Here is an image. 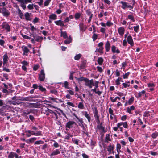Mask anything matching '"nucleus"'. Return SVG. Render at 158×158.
<instances>
[{"label":"nucleus","mask_w":158,"mask_h":158,"mask_svg":"<svg viewBox=\"0 0 158 158\" xmlns=\"http://www.w3.org/2000/svg\"><path fill=\"white\" fill-rule=\"evenodd\" d=\"M8 59L9 58L8 55L6 53L3 56L2 66V71H5L7 72H10V69L6 67L9 66V64L8 63Z\"/></svg>","instance_id":"1"},{"label":"nucleus","mask_w":158,"mask_h":158,"mask_svg":"<svg viewBox=\"0 0 158 158\" xmlns=\"http://www.w3.org/2000/svg\"><path fill=\"white\" fill-rule=\"evenodd\" d=\"M85 85V86H88L89 88H91L92 86H94V85L93 80L92 79L89 80L87 78H86Z\"/></svg>","instance_id":"2"},{"label":"nucleus","mask_w":158,"mask_h":158,"mask_svg":"<svg viewBox=\"0 0 158 158\" xmlns=\"http://www.w3.org/2000/svg\"><path fill=\"white\" fill-rule=\"evenodd\" d=\"M2 28L5 29L6 32H9L10 31V26L6 22H3L2 24Z\"/></svg>","instance_id":"3"},{"label":"nucleus","mask_w":158,"mask_h":158,"mask_svg":"<svg viewBox=\"0 0 158 158\" xmlns=\"http://www.w3.org/2000/svg\"><path fill=\"white\" fill-rule=\"evenodd\" d=\"M39 80L41 81H44L45 79V74L44 70L42 69L39 75Z\"/></svg>","instance_id":"4"},{"label":"nucleus","mask_w":158,"mask_h":158,"mask_svg":"<svg viewBox=\"0 0 158 158\" xmlns=\"http://www.w3.org/2000/svg\"><path fill=\"white\" fill-rule=\"evenodd\" d=\"M2 13L3 15L6 17H8L10 15V12L6 8H3L2 9Z\"/></svg>","instance_id":"5"},{"label":"nucleus","mask_w":158,"mask_h":158,"mask_svg":"<svg viewBox=\"0 0 158 158\" xmlns=\"http://www.w3.org/2000/svg\"><path fill=\"white\" fill-rule=\"evenodd\" d=\"M94 110L93 112L94 115L95 117L96 120H98L99 119V116L98 112L97 107H94Z\"/></svg>","instance_id":"6"},{"label":"nucleus","mask_w":158,"mask_h":158,"mask_svg":"<svg viewBox=\"0 0 158 158\" xmlns=\"http://www.w3.org/2000/svg\"><path fill=\"white\" fill-rule=\"evenodd\" d=\"M75 122L73 121H69L66 123L65 126L66 130H67V128L70 129L73 127V125L74 124Z\"/></svg>","instance_id":"7"},{"label":"nucleus","mask_w":158,"mask_h":158,"mask_svg":"<svg viewBox=\"0 0 158 158\" xmlns=\"http://www.w3.org/2000/svg\"><path fill=\"white\" fill-rule=\"evenodd\" d=\"M64 21H62L60 20L55 21V23L56 25L59 26L61 27H67L66 25H64Z\"/></svg>","instance_id":"8"},{"label":"nucleus","mask_w":158,"mask_h":158,"mask_svg":"<svg viewBox=\"0 0 158 158\" xmlns=\"http://www.w3.org/2000/svg\"><path fill=\"white\" fill-rule=\"evenodd\" d=\"M121 3L122 4L121 7L123 9H125L126 8H129L131 9L132 8V7L130 5L127 4L126 2H121Z\"/></svg>","instance_id":"9"},{"label":"nucleus","mask_w":158,"mask_h":158,"mask_svg":"<svg viewBox=\"0 0 158 158\" xmlns=\"http://www.w3.org/2000/svg\"><path fill=\"white\" fill-rule=\"evenodd\" d=\"M35 40L38 42H41L43 40V38L42 37L38 36L37 35H33Z\"/></svg>","instance_id":"10"},{"label":"nucleus","mask_w":158,"mask_h":158,"mask_svg":"<svg viewBox=\"0 0 158 158\" xmlns=\"http://www.w3.org/2000/svg\"><path fill=\"white\" fill-rule=\"evenodd\" d=\"M35 98V97H32L31 96H30L22 98L20 99L19 100L21 101H31V100L30 99Z\"/></svg>","instance_id":"11"},{"label":"nucleus","mask_w":158,"mask_h":158,"mask_svg":"<svg viewBox=\"0 0 158 158\" xmlns=\"http://www.w3.org/2000/svg\"><path fill=\"white\" fill-rule=\"evenodd\" d=\"M97 127L99 130H101L103 133H105L107 131V130L105 129V127L102 126V123H101L100 125H98Z\"/></svg>","instance_id":"12"},{"label":"nucleus","mask_w":158,"mask_h":158,"mask_svg":"<svg viewBox=\"0 0 158 158\" xmlns=\"http://www.w3.org/2000/svg\"><path fill=\"white\" fill-rule=\"evenodd\" d=\"M127 40L128 43L130 44L131 46H133L134 43L132 37L129 35L128 36L127 38Z\"/></svg>","instance_id":"13"},{"label":"nucleus","mask_w":158,"mask_h":158,"mask_svg":"<svg viewBox=\"0 0 158 158\" xmlns=\"http://www.w3.org/2000/svg\"><path fill=\"white\" fill-rule=\"evenodd\" d=\"M79 26L80 31H82V33H83L85 31L86 29V27H84V24L83 23H80Z\"/></svg>","instance_id":"14"},{"label":"nucleus","mask_w":158,"mask_h":158,"mask_svg":"<svg viewBox=\"0 0 158 158\" xmlns=\"http://www.w3.org/2000/svg\"><path fill=\"white\" fill-rule=\"evenodd\" d=\"M17 7L18 9V14L19 15L20 18L21 19H23V14L21 12V10L17 6Z\"/></svg>","instance_id":"15"},{"label":"nucleus","mask_w":158,"mask_h":158,"mask_svg":"<svg viewBox=\"0 0 158 158\" xmlns=\"http://www.w3.org/2000/svg\"><path fill=\"white\" fill-rule=\"evenodd\" d=\"M110 48V45L109 41H107L106 44H105V48L106 52H108Z\"/></svg>","instance_id":"16"},{"label":"nucleus","mask_w":158,"mask_h":158,"mask_svg":"<svg viewBox=\"0 0 158 158\" xmlns=\"http://www.w3.org/2000/svg\"><path fill=\"white\" fill-rule=\"evenodd\" d=\"M83 115L87 118L88 122H90L91 121V117L88 113V112L87 111H85L83 114Z\"/></svg>","instance_id":"17"},{"label":"nucleus","mask_w":158,"mask_h":158,"mask_svg":"<svg viewBox=\"0 0 158 158\" xmlns=\"http://www.w3.org/2000/svg\"><path fill=\"white\" fill-rule=\"evenodd\" d=\"M31 131V135H32L35 136H39L42 135V132L40 131H36V132H35L33 131Z\"/></svg>","instance_id":"18"},{"label":"nucleus","mask_w":158,"mask_h":158,"mask_svg":"<svg viewBox=\"0 0 158 158\" xmlns=\"http://www.w3.org/2000/svg\"><path fill=\"white\" fill-rule=\"evenodd\" d=\"M60 151L59 149H56L53 151L52 152L50 156H53L56 155L60 154Z\"/></svg>","instance_id":"19"},{"label":"nucleus","mask_w":158,"mask_h":158,"mask_svg":"<svg viewBox=\"0 0 158 158\" xmlns=\"http://www.w3.org/2000/svg\"><path fill=\"white\" fill-rule=\"evenodd\" d=\"M114 145H111L110 144L108 146L107 148V151L109 152V153H111L112 151H113L114 148Z\"/></svg>","instance_id":"20"},{"label":"nucleus","mask_w":158,"mask_h":158,"mask_svg":"<svg viewBox=\"0 0 158 158\" xmlns=\"http://www.w3.org/2000/svg\"><path fill=\"white\" fill-rule=\"evenodd\" d=\"M48 98L49 99L52 100L53 102L57 103L61 102V100H60L56 98L49 97Z\"/></svg>","instance_id":"21"},{"label":"nucleus","mask_w":158,"mask_h":158,"mask_svg":"<svg viewBox=\"0 0 158 158\" xmlns=\"http://www.w3.org/2000/svg\"><path fill=\"white\" fill-rule=\"evenodd\" d=\"M86 61L84 60L81 61V64L80 65V68L81 69H84L85 68L86 66Z\"/></svg>","instance_id":"22"},{"label":"nucleus","mask_w":158,"mask_h":158,"mask_svg":"<svg viewBox=\"0 0 158 158\" xmlns=\"http://www.w3.org/2000/svg\"><path fill=\"white\" fill-rule=\"evenodd\" d=\"M30 14L28 12H26L24 14V16L26 21H30L31 20L30 18Z\"/></svg>","instance_id":"23"},{"label":"nucleus","mask_w":158,"mask_h":158,"mask_svg":"<svg viewBox=\"0 0 158 158\" xmlns=\"http://www.w3.org/2000/svg\"><path fill=\"white\" fill-rule=\"evenodd\" d=\"M72 41V38L71 36H69L67 40H65L64 41V43L66 44H69Z\"/></svg>","instance_id":"24"},{"label":"nucleus","mask_w":158,"mask_h":158,"mask_svg":"<svg viewBox=\"0 0 158 158\" xmlns=\"http://www.w3.org/2000/svg\"><path fill=\"white\" fill-rule=\"evenodd\" d=\"M103 61L104 60L102 57L98 58L97 60V62L99 65H102V64Z\"/></svg>","instance_id":"25"},{"label":"nucleus","mask_w":158,"mask_h":158,"mask_svg":"<svg viewBox=\"0 0 158 158\" xmlns=\"http://www.w3.org/2000/svg\"><path fill=\"white\" fill-rule=\"evenodd\" d=\"M60 36L63 37L64 39H66L68 38V35L67 32L66 31L63 32L61 31Z\"/></svg>","instance_id":"26"},{"label":"nucleus","mask_w":158,"mask_h":158,"mask_svg":"<svg viewBox=\"0 0 158 158\" xmlns=\"http://www.w3.org/2000/svg\"><path fill=\"white\" fill-rule=\"evenodd\" d=\"M56 15L54 14H52L49 16V18L52 20H56L57 19Z\"/></svg>","instance_id":"27"},{"label":"nucleus","mask_w":158,"mask_h":158,"mask_svg":"<svg viewBox=\"0 0 158 158\" xmlns=\"http://www.w3.org/2000/svg\"><path fill=\"white\" fill-rule=\"evenodd\" d=\"M109 141H111V139L110 137V134H106V135L105 138V142L108 143Z\"/></svg>","instance_id":"28"},{"label":"nucleus","mask_w":158,"mask_h":158,"mask_svg":"<svg viewBox=\"0 0 158 158\" xmlns=\"http://www.w3.org/2000/svg\"><path fill=\"white\" fill-rule=\"evenodd\" d=\"M81 16V14L80 13H76L74 15V18L76 20L78 19Z\"/></svg>","instance_id":"29"},{"label":"nucleus","mask_w":158,"mask_h":158,"mask_svg":"<svg viewBox=\"0 0 158 158\" xmlns=\"http://www.w3.org/2000/svg\"><path fill=\"white\" fill-rule=\"evenodd\" d=\"M38 89L40 90L42 92H44V93H45L46 91V89L43 87V86L41 85L38 86Z\"/></svg>","instance_id":"30"},{"label":"nucleus","mask_w":158,"mask_h":158,"mask_svg":"<svg viewBox=\"0 0 158 158\" xmlns=\"http://www.w3.org/2000/svg\"><path fill=\"white\" fill-rule=\"evenodd\" d=\"M123 125V127L125 128H127L128 125L126 122H124L123 123L120 122L119 123V127Z\"/></svg>","instance_id":"31"},{"label":"nucleus","mask_w":158,"mask_h":158,"mask_svg":"<svg viewBox=\"0 0 158 158\" xmlns=\"http://www.w3.org/2000/svg\"><path fill=\"white\" fill-rule=\"evenodd\" d=\"M116 47L115 46L113 45L111 47V50L112 52L114 53L116 52L117 53H118V50L117 49L116 50Z\"/></svg>","instance_id":"32"},{"label":"nucleus","mask_w":158,"mask_h":158,"mask_svg":"<svg viewBox=\"0 0 158 158\" xmlns=\"http://www.w3.org/2000/svg\"><path fill=\"white\" fill-rule=\"evenodd\" d=\"M72 141L74 144L77 145H78L79 140L78 139L75 138H73L72 139Z\"/></svg>","instance_id":"33"},{"label":"nucleus","mask_w":158,"mask_h":158,"mask_svg":"<svg viewBox=\"0 0 158 158\" xmlns=\"http://www.w3.org/2000/svg\"><path fill=\"white\" fill-rule=\"evenodd\" d=\"M78 107L81 109H83L84 106L83 102H80L78 105Z\"/></svg>","instance_id":"34"},{"label":"nucleus","mask_w":158,"mask_h":158,"mask_svg":"<svg viewBox=\"0 0 158 158\" xmlns=\"http://www.w3.org/2000/svg\"><path fill=\"white\" fill-rule=\"evenodd\" d=\"M134 107L133 106H131L127 108V111L128 113H130L131 111L132 110H133L134 109Z\"/></svg>","instance_id":"35"},{"label":"nucleus","mask_w":158,"mask_h":158,"mask_svg":"<svg viewBox=\"0 0 158 158\" xmlns=\"http://www.w3.org/2000/svg\"><path fill=\"white\" fill-rule=\"evenodd\" d=\"M103 48H97L95 51V52H99L100 53L102 54L103 53Z\"/></svg>","instance_id":"36"},{"label":"nucleus","mask_w":158,"mask_h":158,"mask_svg":"<svg viewBox=\"0 0 158 158\" xmlns=\"http://www.w3.org/2000/svg\"><path fill=\"white\" fill-rule=\"evenodd\" d=\"M110 99L111 102H114L116 101L117 99H118V97H116L115 98L111 97H110Z\"/></svg>","instance_id":"37"},{"label":"nucleus","mask_w":158,"mask_h":158,"mask_svg":"<svg viewBox=\"0 0 158 158\" xmlns=\"http://www.w3.org/2000/svg\"><path fill=\"white\" fill-rule=\"evenodd\" d=\"M22 48L24 52V53H27L29 52V50L27 47L25 46L24 48Z\"/></svg>","instance_id":"38"},{"label":"nucleus","mask_w":158,"mask_h":158,"mask_svg":"<svg viewBox=\"0 0 158 158\" xmlns=\"http://www.w3.org/2000/svg\"><path fill=\"white\" fill-rule=\"evenodd\" d=\"M124 32V29L123 27L119 28V34L123 35Z\"/></svg>","instance_id":"39"},{"label":"nucleus","mask_w":158,"mask_h":158,"mask_svg":"<svg viewBox=\"0 0 158 158\" xmlns=\"http://www.w3.org/2000/svg\"><path fill=\"white\" fill-rule=\"evenodd\" d=\"M79 121L80 122V123H79V125L81 127H83L84 121L83 120V119L82 118H81Z\"/></svg>","instance_id":"40"},{"label":"nucleus","mask_w":158,"mask_h":158,"mask_svg":"<svg viewBox=\"0 0 158 158\" xmlns=\"http://www.w3.org/2000/svg\"><path fill=\"white\" fill-rule=\"evenodd\" d=\"M18 2H20L21 3L25 4L28 3L26 0H15Z\"/></svg>","instance_id":"41"},{"label":"nucleus","mask_w":158,"mask_h":158,"mask_svg":"<svg viewBox=\"0 0 158 158\" xmlns=\"http://www.w3.org/2000/svg\"><path fill=\"white\" fill-rule=\"evenodd\" d=\"M86 79V78H84L83 77H81L80 78H77V80L79 81H84L85 82V80Z\"/></svg>","instance_id":"42"},{"label":"nucleus","mask_w":158,"mask_h":158,"mask_svg":"<svg viewBox=\"0 0 158 158\" xmlns=\"http://www.w3.org/2000/svg\"><path fill=\"white\" fill-rule=\"evenodd\" d=\"M81 56V54H79L77 55H76L74 57V59L75 60H78Z\"/></svg>","instance_id":"43"},{"label":"nucleus","mask_w":158,"mask_h":158,"mask_svg":"<svg viewBox=\"0 0 158 158\" xmlns=\"http://www.w3.org/2000/svg\"><path fill=\"white\" fill-rule=\"evenodd\" d=\"M51 1V0H46L44 3V5L45 6H48Z\"/></svg>","instance_id":"44"},{"label":"nucleus","mask_w":158,"mask_h":158,"mask_svg":"<svg viewBox=\"0 0 158 158\" xmlns=\"http://www.w3.org/2000/svg\"><path fill=\"white\" fill-rule=\"evenodd\" d=\"M64 85V87L65 89H69V83L67 81H65L63 83Z\"/></svg>","instance_id":"45"},{"label":"nucleus","mask_w":158,"mask_h":158,"mask_svg":"<svg viewBox=\"0 0 158 158\" xmlns=\"http://www.w3.org/2000/svg\"><path fill=\"white\" fill-rule=\"evenodd\" d=\"M15 153L13 152H10L8 156V158H14Z\"/></svg>","instance_id":"46"},{"label":"nucleus","mask_w":158,"mask_h":158,"mask_svg":"<svg viewBox=\"0 0 158 158\" xmlns=\"http://www.w3.org/2000/svg\"><path fill=\"white\" fill-rule=\"evenodd\" d=\"M37 138L34 137L30 138L29 140V141L30 143H32Z\"/></svg>","instance_id":"47"},{"label":"nucleus","mask_w":158,"mask_h":158,"mask_svg":"<svg viewBox=\"0 0 158 158\" xmlns=\"http://www.w3.org/2000/svg\"><path fill=\"white\" fill-rule=\"evenodd\" d=\"M44 143V142L42 140L37 141L35 142L34 144H43Z\"/></svg>","instance_id":"48"},{"label":"nucleus","mask_w":158,"mask_h":158,"mask_svg":"<svg viewBox=\"0 0 158 158\" xmlns=\"http://www.w3.org/2000/svg\"><path fill=\"white\" fill-rule=\"evenodd\" d=\"M98 35L95 33H94L92 36V39L94 41H95L97 39Z\"/></svg>","instance_id":"49"},{"label":"nucleus","mask_w":158,"mask_h":158,"mask_svg":"<svg viewBox=\"0 0 158 158\" xmlns=\"http://www.w3.org/2000/svg\"><path fill=\"white\" fill-rule=\"evenodd\" d=\"M3 77L6 80H8L9 79V75L8 74L6 73H3Z\"/></svg>","instance_id":"50"},{"label":"nucleus","mask_w":158,"mask_h":158,"mask_svg":"<svg viewBox=\"0 0 158 158\" xmlns=\"http://www.w3.org/2000/svg\"><path fill=\"white\" fill-rule=\"evenodd\" d=\"M91 10L90 9H87L86 10V13L88 16H89L93 14L92 13Z\"/></svg>","instance_id":"51"},{"label":"nucleus","mask_w":158,"mask_h":158,"mask_svg":"<svg viewBox=\"0 0 158 158\" xmlns=\"http://www.w3.org/2000/svg\"><path fill=\"white\" fill-rule=\"evenodd\" d=\"M2 91L3 93L6 94H9L10 93V92L8 90L4 88L2 89Z\"/></svg>","instance_id":"52"},{"label":"nucleus","mask_w":158,"mask_h":158,"mask_svg":"<svg viewBox=\"0 0 158 158\" xmlns=\"http://www.w3.org/2000/svg\"><path fill=\"white\" fill-rule=\"evenodd\" d=\"M130 74V73L129 72H128L127 73H126L125 74H123V78L126 79L128 77V76Z\"/></svg>","instance_id":"53"},{"label":"nucleus","mask_w":158,"mask_h":158,"mask_svg":"<svg viewBox=\"0 0 158 158\" xmlns=\"http://www.w3.org/2000/svg\"><path fill=\"white\" fill-rule=\"evenodd\" d=\"M97 71L99 72L100 73L103 72V70L101 67L98 66L97 67Z\"/></svg>","instance_id":"54"},{"label":"nucleus","mask_w":158,"mask_h":158,"mask_svg":"<svg viewBox=\"0 0 158 158\" xmlns=\"http://www.w3.org/2000/svg\"><path fill=\"white\" fill-rule=\"evenodd\" d=\"M21 35L23 38L26 39H31V37H30L26 35H24L23 34H21Z\"/></svg>","instance_id":"55"},{"label":"nucleus","mask_w":158,"mask_h":158,"mask_svg":"<svg viewBox=\"0 0 158 158\" xmlns=\"http://www.w3.org/2000/svg\"><path fill=\"white\" fill-rule=\"evenodd\" d=\"M54 142V143L53 144V146L55 148H57L59 147V144L57 142H56L55 140L53 141Z\"/></svg>","instance_id":"56"},{"label":"nucleus","mask_w":158,"mask_h":158,"mask_svg":"<svg viewBox=\"0 0 158 158\" xmlns=\"http://www.w3.org/2000/svg\"><path fill=\"white\" fill-rule=\"evenodd\" d=\"M39 67V65H35L33 67V69L34 71H36L38 70Z\"/></svg>","instance_id":"57"},{"label":"nucleus","mask_w":158,"mask_h":158,"mask_svg":"<svg viewBox=\"0 0 158 158\" xmlns=\"http://www.w3.org/2000/svg\"><path fill=\"white\" fill-rule=\"evenodd\" d=\"M33 4H29L27 6V8L28 9L31 10L33 9Z\"/></svg>","instance_id":"58"},{"label":"nucleus","mask_w":158,"mask_h":158,"mask_svg":"<svg viewBox=\"0 0 158 158\" xmlns=\"http://www.w3.org/2000/svg\"><path fill=\"white\" fill-rule=\"evenodd\" d=\"M46 112H48L49 113L53 114L55 112L53 111H52V110L48 109L47 108V110H46L45 111Z\"/></svg>","instance_id":"59"},{"label":"nucleus","mask_w":158,"mask_h":158,"mask_svg":"<svg viewBox=\"0 0 158 158\" xmlns=\"http://www.w3.org/2000/svg\"><path fill=\"white\" fill-rule=\"evenodd\" d=\"M39 19L37 17H35L33 19L32 22L34 23H36L39 21Z\"/></svg>","instance_id":"60"},{"label":"nucleus","mask_w":158,"mask_h":158,"mask_svg":"<svg viewBox=\"0 0 158 158\" xmlns=\"http://www.w3.org/2000/svg\"><path fill=\"white\" fill-rule=\"evenodd\" d=\"M30 25L31 26V31L32 32H34L35 30H36V29L34 27V26H32V24L31 23L30 24Z\"/></svg>","instance_id":"61"},{"label":"nucleus","mask_w":158,"mask_h":158,"mask_svg":"<svg viewBox=\"0 0 158 158\" xmlns=\"http://www.w3.org/2000/svg\"><path fill=\"white\" fill-rule=\"evenodd\" d=\"M74 73V72H70L69 79L70 80H73V74Z\"/></svg>","instance_id":"62"},{"label":"nucleus","mask_w":158,"mask_h":158,"mask_svg":"<svg viewBox=\"0 0 158 158\" xmlns=\"http://www.w3.org/2000/svg\"><path fill=\"white\" fill-rule=\"evenodd\" d=\"M158 134L157 133L155 132L154 133H153L152 135V137L153 138H156V137L157 136Z\"/></svg>","instance_id":"63"},{"label":"nucleus","mask_w":158,"mask_h":158,"mask_svg":"<svg viewBox=\"0 0 158 158\" xmlns=\"http://www.w3.org/2000/svg\"><path fill=\"white\" fill-rule=\"evenodd\" d=\"M134 98L133 97H131L128 101V103L129 104H130L134 101Z\"/></svg>","instance_id":"64"}]
</instances>
